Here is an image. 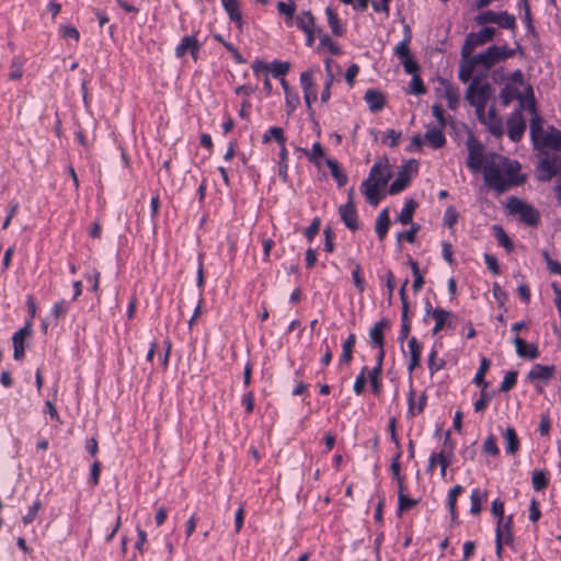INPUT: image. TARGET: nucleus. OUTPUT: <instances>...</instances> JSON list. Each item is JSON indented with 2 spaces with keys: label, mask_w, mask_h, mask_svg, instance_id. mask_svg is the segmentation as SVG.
Masks as SVG:
<instances>
[{
  "label": "nucleus",
  "mask_w": 561,
  "mask_h": 561,
  "mask_svg": "<svg viewBox=\"0 0 561 561\" xmlns=\"http://www.w3.org/2000/svg\"><path fill=\"white\" fill-rule=\"evenodd\" d=\"M445 366V360L437 357V351L432 350L430 356H428V369L431 374H434L440 369H443Z\"/></svg>",
  "instance_id": "a18cd8bd"
},
{
  "label": "nucleus",
  "mask_w": 561,
  "mask_h": 561,
  "mask_svg": "<svg viewBox=\"0 0 561 561\" xmlns=\"http://www.w3.org/2000/svg\"><path fill=\"white\" fill-rule=\"evenodd\" d=\"M443 96L447 101V105L450 110H455L459 102V90L454 87L449 81L442 80Z\"/></svg>",
  "instance_id": "4be33fe9"
},
{
  "label": "nucleus",
  "mask_w": 561,
  "mask_h": 561,
  "mask_svg": "<svg viewBox=\"0 0 561 561\" xmlns=\"http://www.w3.org/2000/svg\"><path fill=\"white\" fill-rule=\"evenodd\" d=\"M507 208L511 214L519 216V219L529 226H537L539 222V211L516 197L508 199Z\"/></svg>",
  "instance_id": "39448f33"
},
{
  "label": "nucleus",
  "mask_w": 561,
  "mask_h": 561,
  "mask_svg": "<svg viewBox=\"0 0 561 561\" xmlns=\"http://www.w3.org/2000/svg\"><path fill=\"white\" fill-rule=\"evenodd\" d=\"M356 343V335L351 333L347 339L343 342L341 362L348 365L353 358V347Z\"/></svg>",
  "instance_id": "473e14b6"
},
{
  "label": "nucleus",
  "mask_w": 561,
  "mask_h": 561,
  "mask_svg": "<svg viewBox=\"0 0 561 561\" xmlns=\"http://www.w3.org/2000/svg\"><path fill=\"white\" fill-rule=\"evenodd\" d=\"M60 32H61L62 37H65V38H73L76 42H78L80 38L79 31L73 26H70V25L61 26Z\"/></svg>",
  "instance_id": "338daca9"
},
{
  "label": "nucleus",
  "mask_w": 561,
  "mask_h": 561,
  "mask_svg": "<svg viewBox=\"0 0 561 561\" xmlns=\"http://www.w3.org/2000/svg\"><path fill=\"white\" fill-rule=\"evenodd\" d=\"M399 500V510L400 511H407L412 508L417 504V500L410 499L403 494V492H399L398 494Z\"/></svg>",
  "instance_id": "052dcab7"
},
{
  "label": "nucleus",
  "mask_w": 561,
  "mask_h": 561,
  "mask_svg": "<svg viewBox=\"0 0 561 561\" xmlns=\"http://www.w3.org/2000/svg\"><path fill=\"white\" fill-rule=\"evenodd\" d=\"M390 178L391 172L388 162L381 159L377 160L371 167L368 178L360 185L362 193L370 205L379 204L383 197L381 190L388 184Z\"/></svg>",
  "instance_id": "f03ea898"
},
{
  "label": "nucleus",
  "mask_w": 561,
  "mask_h": 561,
  "mask_svg": "<svg viewBox=\"0 0 561 561\" xmlns=\"http://www.w3.org/2000/svg\"><path fill=\"white\" fill-rule=\"evenodd\" d=\"M417 161L414 159L409 160L398 172L396 180L389 186V194L394 195L402 192L410 183L411 172H416Z\"/></svg>",
  "instance_id": "1a4fd4ad"
},
{
  "label": "nucleus",
  "mask_w": 561,
  "mask_h": 561,
  "mask_svg": "<svg viewBox=\"0 0 561 561\" xmlns=\"http://www.w3.org/2000/svg\"><path fill=\"white\" fill-rule=\"evenodd\" d=\"M411 228L408 231L400 232L398 234V240L405 239L408 242L413 243L415 241V236L420 230V225L417 224H410Z\"/></svg>",
  "instance_id": "5fc2aeb1"
},
{
  "label": "nucleus",
  "mask_w": 561,
  "mask_h": 561,
  "mask_svg": "<svg viewBox=\"0 0 561 561\" xmlns=\"http://www.w3.org/2000/svg\"><path fill=\"white\" fill-rule=\"evenodd\" d=\"M417 208V203L414 199H409L405 202L401 213L397 217V221L402 225L413 224V214Z\"/></svg>",
  "instance_id": "c756f323"
},
{
  "label": "nucleus",
  "mask_w": 561,
  "mask_h": 561,
  "mask_svg": "<svg viewBox=\"0 0 561 561\" xmlns=\"http://www.w3.org/2000/svg\"><path fill=\"white\" fill-rule=\"evenodd\" d=\"M339 214L344 225L352 231L358 229L357 211L354 202L347 201L346 204L339 207Z\"/></svg>",
  "instance_id": "ddd939ff"
},
{
  "label": "nucleus",
  "mask_w": 561,
  "mask_h": 561,
  "mask_svg": "<svg viewBox=\"0 0 561 561\" xmlns=\"http://www.w3.org/2000/svg\"><path fill=\"white\" fill-rule=\"evenodd\" d=\"M491 399L492 394L486 392V389L481 388L480 398L473 404L474 412H483Z\"/></svg>",
  "instance_id": "09e8293b"
},
{
  "label": "nucleus",
  "mask_w": 561,
  "mask_h": 561,
  "mask_svg": "<svg viewBox=\"0 0 561 561\" xmlns=\"http://www.w3.org/2000/svg\"><path fill=\"white\" fill-rule=\"evenodd\" d=\"M414 389L411 388L410 389V392H409V398H408V403H409V408H408V415L409 416H414L419 413H422L425 405H426V396L425 393L423 392L420 398H419V401H416V403L414 402Z\"/></svg>",
  "instance_id": "cd10ccee"
},
{
  "label": "nucleus",
  "mask_w": 561,
  "mask_h": 561,
  "mask_svg": "<svg viewBox=\"0 0 561 561\" xmlns=\"http://www.w3.org/2000/svg\"><path fill=\"white\" fill-rule=\"evenodd\" d=\"M543 256L546 259V262H547L550 273L561 275V264L559 262L552 260L549 256L548 252H546V251L543 252Z\"/></svg>",
  "instance_id": "774afa93"
},
{
  "label": "nucleus",
  "mask_w": 561,
  "mask_h": 561,
  "mask_svg": "<svg viewBox=\"0 0 561 561\" xmlns=\"http://www.w3.org/2000/svg\"><path fill=\"white\" fill-rule=\"evenodd\" d=\"M295 22L302 32H308L314 26V18L310 11H305L297 15Z\"/></svg>",
  "instance_id": "c9c22d12"
},
{
  "label": "nucleus",
  "mask_w": 561,
  "mask_h": 561,
  "mask_svg": "<svg viewBox=\"0 0 561 561\" xmlns=\"http://www.w3.org/2000/svg\"><path fill=\"white\" fill-rule=\"evenodd\" d=\"M516 353L519 357L535 359L539 356L538 348L535 344H527L522 337L514 339Z\"/></svg>",
  "instance_id": "6ab92c4d"
},
{
  "label": "nucleus",
  "mask_w": 561,
  "mask_h": 561,
  "mask_svg": "<svg viewBox=\"0 0 561 561\" xmlns=\"http://www.w3.org/2000/svg\"><path fill=\"white\" fill-rule=\"evenodd\" d=\"M411 93L421 95L426 92L425 85L420 76L414 75L411 81Z\"/></svg>",
  "instance_id": "bf43d9fd"
},
{
  "label": "nucleus",
  "mask_w": 561,
  "mask_h": 561,
  "mask_svg": "<svg viewBox=\"0 0 561 561\" xmlns=\"http://www.w3.org/2000/svg\"><path fill=\"white\" fill-rule=\"evenodd\" d=\"M424 138L434 149L442 148L446 144V138L443 133V128H440L439 126L428 128L427 131L425 133Z\"/></svg>",
  "instance_id": "a878e982"
},
{
  "label": "nucleus",
  "mask_w": 561,
  "mask_h": 561,
  "mask_svg": "<svg viewBox=\"0 0 561 561\" xmlns=\"http://www.w3.org/2000/svg\"><path fill=\"white\" fill-rule=\"evenodd\" d=\"M535 149L561 151V130H558L553 126H549L545 134L534 145Z\"/></svg>",
  "instance_id": "9d476101"
},
{
  "label": "nucleus",
  "mask_w": 561,
  "mask_h": 561,
  "mask_svg": "<svg viewBox=\"0 0 561 561\" xmlns=\"http://www.w3.org/2000/svg\"><path fill=\"white\" fill-rule=\"evenodd\" d=\"M272 139H275L279 145H284L286 142V137L284 135V130L280 127L274 126L271 127L264 135H263V142H268Z\"/></svg>",
  "instance_id": "ea45409f"
},
{
  "label": "nucleus",
  "mask_w": 561,
  "mask_h": 561,
  "mask_svg": "<svg viewBox=\"0 0 561 561\" xmlns=\"http://www.w3.org/2000/svg\"><path fill=\"white\" fill-rule=\"evenodd\" d=\"M325 14L328 16V23H329V26H330L332 33L335 36H342L344 34V28L342 27V25L340 23L336 12L331 7H328L325 9Z\"/></svg>",
  "instance_id": "72a5a7b5"
},
{
  "label": "nucleus",
  "mask_w": 561,
  "mask_h": 561,
  "mask_svg": "<svg viewBox=\"0 0 561 561\" xmlns=\"http://www.w3.org/2000/svg\"><path fill=\"white\" fill-rule=\"evenodd\" d=\"M496 539H502L506 545L513 541L512 516L497 520Z\"/></svg>",
  "instance_id": "5701e85b"
},
{
  "label": "nucleus",
  "mask_w": 561,
  "mask_h": 561,
  "mask_svg": "<svg viewBox=\"0 0 561 561\" xmlns=\"http://www.w3.org/2000/svg\"><path fill=\"white\" fill-rule=\"evenodd\" d=\"M533 486L536 491H541L548 486L549 480L542 470H536L531 477Z\"/></svg>",
  "instance_id": "79ce46f5"
},
{
  "label": "nucleus",
  "mask_w": 561,
  "mask_h": 561,
  "mask_svg": "<svg viewBox=\"0 0 561 561\" xmlns=\"http://www.w3.org/2000/svg\"><path fill=\"white\" fill-rule=\"evenodd\" d=\"M493 229L495 231V237H496L499 243L502 247H504L507 251H511L513 249V243H512L511 239L508 238V236L506 234V232L504 231V229L497 225H495L493 227Z\"/></svg>",
  "instance_id": "c03bdc74"
},
{
  "label": "nucleus",
  "mask_w": 561,
  "mask_h": 561,
  "mask_svg": "<svg viewBox=\"0 0 561 561\" xmlns=\"http://www.w3.org/2000/svg\"><path fill=\"white\" fill-rule=\"evenodd\" d=\"M289 68H290L289 62H287V61L282 62V61L275 60L272 62L270 70L274 77L283 78L289 71Z\"/></svg>",
  "instance_id": "49530a36"
},
{
  "label": "nucleus",
  "mask_w": 561,
  "mask_h": 561,
  "mask_svg": "<svg viewBox=\"0 0 561 561\" xmlns=\"http://www.w3.org/2000/svg\"><path fill=\"white\" fill-rule=\"evenodd\" d=\"M432 317L435 320V325L433 329V333L437 334L446 327H451L453 322L450 318H453V313L442 308H435L432 311Z\"/></svg>",
  "instance_id": "dca6fc26"
},
{
  "label": "nucleus",
  "mask_w": 561,
  "mask_h": 561,
  "mask_svg": "<svg viewBox=\"0 0 561 561\" xmlns=\"http://www.w3.org/2000/svg\"><path fill=\"white\" fill-rule=\"evenodd\" d=\"M539 152L538 179L550 181L561 171V156L557 152L550 153L547 150Z\"/></svg>",
  "instance_id": "20e7f679"
},
{
  "label": "nucleus",
  "mask_w": 561,
  "mask_h": 561,
  "mask_svg": "<svg viewBox=\"0 0 561 561\" xmlns=\"http://www.w3.org/2000/svg\"><path fill=\"white\" fill-rule=\"evenodd\" d=\"M380 375H381V370H379V367H374L371 369V371H369V374H368V379H369L373 392L375 394L380 393V387H381L380 380H379Z\"/></svg>",
  "instance_id": "8fccbe9b"
},
{
  "label": "nucleus",
  "mask_w": 561,
  "mask_h": 561,
  "mask_svg": "<svg viewBox=\"0 0 561 561\" xmlns=\"http://www.w3.org/2000/svg\"><path fill=\"white\" fill-rule=\"evenodd\" d=\"M517 375L518 374L515 370L507 371L500 385V392H508L516 385Z\"/></svg>",
  "instance_id": "37998d69"
},
{
  "label": "nucleus",
  "mask_w": 561,
  "mask_h": 561,
  "mask_svg": "<svg viewBox=\"0 0 561 561\" xmlns=\"http://www.w3.org/2000/svg\"><path fill=\"white\" fill-rule=\"evenodd\" d=\"M285 99L288 113L294 112L300 103L297 92L287 91V93H285Z\"/></svg>",
  "instance_id": "6e6d98bb"
},
{
  "label": "nucleus",
  "mask_w": 561,
  "mask_h": 561,
  "mask_svg": "<svg viewBox=\"0 0 561 561\" xmlns=\"http://www.w3.org/2000/svg\"><path fill=\"white\" fill-rule=\"evenodd\" d=\"M325 163H327L328 168L330 169L331 175L334 178L337 185L340 187L344 186L347 183V176L344 172L341 171L337 161L327 158Z\"/></svg>",
  "instance_id": "2f4dec72"
},
{
  "label": "nucleus",
  "mask_w": 561,
  "mask_h": 561,
  "mask_svg": "<svg viewBox=\"0 0 561 561\" xmlns=\"http://www.w3.org/2000/svg\"><path fill=\"white\" fill-rule=\"evenodd\" d=\"M277 10L280 15H284L286 18V23L288 26H291L294 23V15H295V4L293 1L289 3L279 1L277 3Z\"/></svg>",
  "instance_id": "4c0bfd02"
},
{
  "label": "nucleus",
  "mask_w": 561,
  "mask_h": 561,
  "mask_svg": "<svg viewBox=\"0 0 561 561\" xmlns=\"http://www.w3.org/2000/svg\"><path fill=\"white\" fill-rule=\"evenodd\" d=\"M489 367H490V360L488 358L483 357L481 359L480 367L473 378V382L478 387H481L484 389H486L489 387V382L485 381V379H484L485 373L489 369Z\"/></svg>",
  "instance_id": "e433bc0d"
},
{
  "label": "nucleus",
  "mask_w": 561,
  "mask_h": 561,
  "mask_svg": "<svg viewBox=\"0 0 561 561\" xmlns=\"http://www.w3.org/2000/svg\"><path fill=\"white\" fill-rule=\"evenodd\" d=\"M474 60L485 69L492 68L495 64L501 61L499 57V46L493 45L488 47L484 53L476 55Z\"/></svg>",
  "instance_id": "4468645a"
},
{
  "label": "nucleus",
  "mask_w": 561,
  "mask_h": 561,
  "mask_svg": "<svg viewBox=\"0 0 561 561\" xmlns=\"http://www.w3.org/2000/svg\"><path fill=\"white\" fill-rule=\"evenodd\" d=\"M556 367L553 365H535L528 373V378L534 380L548 381L552 378Z\"/></svg>",
  "instance_id": "aec40b11"
},
{
  "label": "nucleus",
  "mask_w": 561,
  "mask_h": 561,
  "mask_svg": "<svg viewBox=\"0 0 561 561\" xmlns=\"http://www.w3.org/2000/svg\"><path fill=\"white\" fill-rule=\"evenodd\" d=\"M500 100L504 106H507L515 98L516 91L511 89L510 87H505L500 92Z\"/></svg>",
  "instance_id": "13d9d810"
},
{
  "label": "nucleus",
  "mask_w": 561,
  "mask_h": 561,
  "mask_svg": "<svg viewBox=\"0 0 561 561\" xmlns=\"http://www.w3.org/2000/svg\"><path fill=\"white\" fill-rule=\"evenodd\" d=\"M466 146L468 149L467 167L473 172L480 171L484 162L483 145L473 135H469Z\"/></svg>",
  "instance_id": "6e6552de"
},
{
  "label": "nucleus",
  "mask_w": 561,
  "mask_h": 561,
  "mask_svg": "<svg viewBox=\"0 0 561 561\" xmlns=\"http://www.w3.org/2000/svg\"><path fill=\"white\" fill-rule=\"evenodd\" d=\"M225 11L227 12L231 22L236 23L241 30L242 27V12L240 0H220Z\"/></svg>",
  "instance_id": "2eb2a0df"
},
{
  "label": "nucleus",
  "mask_w": 561,
  "mask_h": 561,
  "mask_svg": "<svg viewBox=\"0 0 561 561\" xmlns=\"http://www.w3.org/2000/svg\"><path fill=\"white\" fill-rule=\"evenodd\" d=\"M319 229H320V219L319 218H314L312 220V222L310 224L309 227L306 228L305 230V236L306 238L311 241L314 236L319 232Z\"/></svg>",
  "instance_id": "69168bd1"
},
{
  "label": "nucleus",
  "mask_w": 561,
  "mask_h": 561,
  "mask_svg": "<svg viewBox=\"0 0 561 561\" xmlns=\"http://www.w3.org/2000/svg\"><path fill=\"white\" fill-rule=\"evenodd\" d=\"M495 33H496L495 28L489 27V26L481 28L479 32L469 33L466 36L463 46L461 48V57L462 58L469 57L478 46H481V45L492 41Z\"/></svg>",
  "instance_id": "423d86ee"
},
{
  "label": "nucleus",
  "mask_w": 561,
  "mask_h": 561,
  "mask_svg": "<svg viewBox=\"0 0 561 561\" xmlns=\"http://www.w3.org/2000/svg\"><path fill=\"white\" fill-rule=\"evenodd\" d=\"M476 22L479 25H485L488 23L497 24L502 28L514 30L516 27V19L513 14L506 11L494 12L484 11L476 16Z\"/></svg>",
  "instance_id": "0eeeda50"
},
{
  "label": "nucleus",
  "mask_w": 561,
  "mask_h": 561,
  "mask_svg": "<svg viewBox=\"0 0 561 561\" xmlns=\"http://www.w3.org/2000/svg\"><path fill=\"white\" fill-rule=\"evenodd\" d=\"M32 334V324L30 321L26 324L16 331L12 336L13 343V357L15 360H20L24 357L25 354V339Z\"/></svg>",
  "instance_id": "9b49d317"
},
{
  "label": "nucleus",
  "mask_w": 561,
  "mask_h": 561,
  "mask_svg": "<svg viewBox=\"0 0 561 561\" xmlns=\"http://www.w3.org/2000/svg\"><path fill=\"white\" fill-rule=\"evenodd\" d=\"M410 39H411V33H410V28L407 27V36L405 38L400 42L396 48H394V54L400 58V59H405L408 57H410V48H409V43H410Z\"/></svg>",
  "instance_id": "a19ab883"
},
{
  "label": "nucleus",
  "mask_w": 561,
  "mask_h": 561,
  "mask_svg": "<svg viewBox=\"0 0 561 561\" xmlns=\"http://www.w3.org/2000/svg\"><path fill=\"white\" fill-rule=\"evenodd\" d=\"M320 44L327 47L333 55L341 54L340 47L332 41V38L328 34H323L320 37Z\"/></svg>",
  "instance_id": "4d7b16f0"
},
{
  "label": "nucleus",
  "mask_w": 561,
  "mask_h": 561,
  "mask_svg": "<svg viewBox=\"0 0 561 561\" xmlns=\"http://www.w3.org/2000/svg\"><path fill=\"white\" fill-rule=\"evenodd\" d=\"M389 324L387 319H381L370 328L369 337L371 347H381L383 345V331Z\"/></svg>",
  "instance_id": "f3484780"
},
{
  "label": "nucleus",
  "mask_w": 561,
  "mask_h": 561,
  "mask_svg": "<svg viewBox=\"0 0 561 561\" xmlns=\"http://www.w3.org/2000/svg\"><path fill=\"white\" fill-rule=\"evenodd\" d=\"M364 99L373 112H378L385 106V96L380 91L367 90Z\"/></svg>",
  "instance_id": "b1692460"
},
{
  "label": "nucleus",
  "mask_w": 561,
  "mask_h": 561,
  "mask_svg": "<svg viewBox=\"0 0 561 561\" xmlns=\"http://www.w3.org/2000/svg\"><path fill=\"white\" fill-rule=\"evenodd\" d=\"M483 495L481 492L476 489L471 492L470 496V512L474 515H478L481 512V503H482Z\"/></svg>",
  "instance_id": "de8ad7c7"
},
{
  "label": "nucleus",
  "mask_w": 561,
  "mask_h": 561,
  "mask_svg": "<svg viewBox=\"0 0 561 561\" xmlns=\"http://www.w3.org/2000/svg\"><path fill=\"white\" fill-rule=\"evenodd\" d=\"M352 278L358 291L363 293L365 290V280L360 276V265L358 263H355V268L352 272Z\"/></svg>",
  "instance_id": "680f3d73"
},
{
  "label": "nucleus",
  "mask_w": 561,
  "mask_h": 561,
  "mask_svg": "<svg viewBox=\"0 0 561 561\" xmlns=\"http://www.w3.org/2000/svg\"><path fill=\"white\" fill-rule=\"evenodd\" d=\"M389 225H390V218H389V213H388V209L385 208L382 209L378 217H377V220H376V233L379 238V240H383L387 232H388V229H389Z\"/></svg>",
  "instance_id": "7c9ffc66"
},
{
  "label": "nucleus",
  "mask_w": 561,
  "mask_h": 561,
  "mask_svg": "<svg viewBox=\"0 0 561 561\" xmlns=\"http://www.w3.org/2000/svg\"><path fill=\"white\" fill-rule=\"evenodd\" d=\"M199 46L195 36H184L178 45L175 54L178 57H182L187 50H190L195 58Z\"/></svg>",
  "instance_id": "393cba45"
},
{
  "label": "nucleus",
  "mask_w": 561,
  "mask_h": 561,
  "mask_svg": "<svg viewBox=\"0 0 561 561\" xmlns=\"http://www.w3.org/2000/svg\"><path fill=\"white\" fill-rule=\"evenodd\" d=\"M519 169L517 161L493 153L484 165V181L497 193L506 192L525 182V176L519 173Z\"/></svg>",
  "instance_id": "f257e3e1"
},
{
  "label": "nucleus",
  "mask_w": 561,
  "mask_h": 561,
  "mask_svg": "<svg viewBox=\"0 0 561 561\" xmlns=\"http://www.w3.org/2000/svg\"><path fill=\"white\" fill-rule=\"evenodd\" d=\"M461 492H462V486L455 485L453 489H450V491L448 493V506H449L450 513L453 515V518L455 517V513H456V501Z\"/></svg>",
  "instance_id": "3c124183"
},
{
  "label": "nucleus",
  "mask_w": 561,
  "mask_h": 561,
  "mask_svg": "<svg viewBox=\"0 0 561 561\" xmlns=\"http://www.w3.org/2000/svg\"><path fill=\"white\" fill-rule=\"evenodd\" d=\"M458 219V214L454 209V207H448L444 214V224L445 226L451 228Z\"/></svg>",
  "instance_id": "0e129e2a"
},
{
  "label": "nucleus",
  "mask_w": 561,
  "mask_h": 561,
  "mask_svg": "<svg viewBox=\"0 0 561 561\" xmlns=\"http://www.w3.org/2000/svg\"><path fill=\"white\" fill-rule=\"evenodd\" d=\"M503 439L505 443V450L508 455H515L519 449V439L513 427H507L503 432Z\"/></svg>",
  "instance_id": "bb28decb"
},
{
  "label": "nucleus",
  "mask_w": 561,
  "mask_h": 561,
  "mask_svg": "<svg viewBox=\"0 0 561 561\" xmlns=\"http://www.w3.org/2000/svg\"><path fill=\"white\" fill-rule=\"evenodd\" d=\"M489 130L492 135L500 137L503 134L502 122L497 118L495 108L491 107L488 112Z\"/></svg>",
  "instance_id": "f704fd0d"
},
{
  "label": "nucleus",
  "mask_w": 561,
  "mask_h": 561,
  "mask_svg": "<svg viewBox=\"0 0 561 561\" xmlns=\"http://www.w3.org/2000/svg\"><path fill=\"white\" fill-rule=\"evenodd\" d=\"M477 65L478 62L474 60V56L470 55L467 58H462L458 75L459 79L465 83L468 82L471 79Z\"/></svg>",
  "instance_id": "c85d7f7f"
},
{
  "label": "nucleus",
  "mask_w": 561,
  "mask_h": 561,
  "mask_svg": "<svg viewBox=\"0 0 561 561\" xmlns=\"http://www.w3.org/2000/svg\"><path fill=\"white\" fill-rule=\"evenodd\" d=\"M301 152H304L305 156L308 157L309 161L313 164L318 165L320 164L319 160L324 156L323 148L320 142H314L312 145L311 150L308 149H299Z\"/></svg>",
  "instance_id": "58836bf2"
},
{
  "label": "nucleus",
  "mask_w": 561,
  "mask_h": 561,
  "mask_svg": "<svg viewBox=\"0 0 561 561\" xmlns=\"http://www.w3.org/2000/svg\"><path fill=\"white\" fill-rule=\"evenodd\" d=\"M483 451L492 456H499L500 449L496 445V439L493 435H490L485 438L483 443Z\"/></svg>",
  "instance_id": "603ef678"
},
{
  "label": "nucleus",
  "mask_w": 561,
  "mask_h": 561,
  "mask_svg": "<svg viewBox=\"0 0 561 561\" xmlns=\"http://www.w3.org/2000/svg\"><path fill=\"white\" fill-rule=\"evenodd\" d=\"M530 110L533 111V117L529 124V131L531 141L535 145L537 140L545 134V130L542 128V119L537 114L534 102L530 104Z\"/></svg>",
  "instance_id": "412c9836"
},
{
  "label": "nucleus",
  "mask_w": 561,
  "mask_h": 561,
  "mask_svg": "<svg viewBox=\"0 0 561 561\" xmlns=\"http://www.w3.org/2000/svg\"><path fill=\"white\" fill-rule=\"evenodd\" d=\"M408 348L410 354L408 370L412 373L416 367L420 366L422 344L416 340V337L413 336L408 342Z\"/></svg>",
  "instance_id": "a211bd4d"
},
{
  "label": "nucleus",
  "mask_w": 561,
  "mask_h": 561,
  "mask_svg": "<svg viewBox=\"0 0 561 561\" xmlns=\"http://www.w3.org/2000/svg\"><path fill=\"white\" fill-rule=\"evenodd\" d=\"M492 87L486 81L473 78L466 91V100L476 107L478 118L485 123L484 112L491 98Z\"/></svg>",
  "instance_id": "7ed1b4c3"
},
{
  "label": "nucleus",
  "mask_w": 561,
  "mask_h": 561,
  "mask_svg": "<svg viewBox=\"0 0 561 561\" xmlns=\"http://www.w3.org/2000/svg\"><path fill=\"white\" fill-rule=\"evenodd\" d=\"M365 373H366V367H364L362 369L360 374L355 379L354 391L356 394H362L365 389V385H366Z\"/></svg>",
  "instance_id": "e2e57ef3"
},
{
  "label": "nucleus",
  "mask_w": 561,
  "mask_h": 561,
  "mask_svg": "<svg viewBox=\"0 0 561 561\" xmlns=\"http://www.w3.org/2000/svg\"><path fill=\"white\" fill-rule=\"evenodd\" d=\"M526 130V123L520 111L513 113L507 119V136L513 141H519Z\"/></svg>",
  "instance_id": "f8f14e48"
},
{
  "label": "nucleus",
  "mask_w": 561,
  "mask_h": 561,
  "mask_svg": "<svg viewBox=\"0 0 561 561\" xmlns=\"http://www.w3.org/2000/svg\"><path fill=\"white\" fill-rule=\"evenodd\" d=\"M69 309V304L66 300L57 301L51 309V313L56 319H60L66 316Z\"/></svg>",
  "instance_id": "864d4df0"
}]
</instances>
